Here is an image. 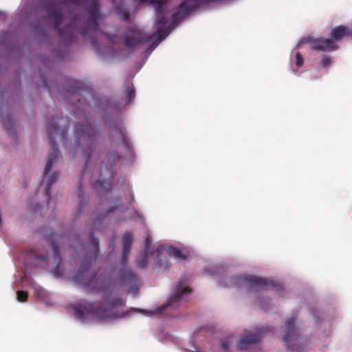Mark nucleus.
<instances>
[{"label": "nucleus", "instance_id": "bb28decb", "mask_svg": "<svg viewBox=\"0 0 352 352\" xmlns=\"http://www.w3.org/2000/svg\"><path fill=\"white\" fill-rule=\"evenodd\" d=\"M32 256L36 258L42 262H47L48 259L47 254H39L34 251L32 252Z\"/></svg>", "mask_w": 352, "mask_h": 352}, {"label": "nucleus", "instance_id": "4be33fe9", "mask_svg": "<svg viewBox=\"0 0 352 352\" xmlns=\"http://www.w3.org/2000/svg\"><path fill=\"white\" fill-rule=\"evenodd\" d=\"M80 89V83L78 81H74L72 82V85L69 86L68 88V92L74 94L76 98H78L79 96L78 91Z\"/></svg>", "mask_w": 352, "mask_h": 352}, {"label": "nucleus", "instance_id": "4c0bfd02", "mask_svg": "<svg viewBox=\"0 0 352 352\" xmlns=\"http://www.w3.org/2000/svg\"><path fill=\"white\" fill-rule=\"evenodd\" d=\"M262 309H263L264 310H267V307H265L263 305L261 306Z\"/></svg>", "mask_w": 352, "mask_h": 352}, {"label": "nucleus", "instance_id": "6ab92c4d", "mask_svg": "<svg viewBox=\"0 0 352 352\" xmlns=\"http://www.w3.org/2000/svg\"><path fill=\"white\" fill-rule=\"evenodd\" d=\"M1 118L5 129L9 134L14 135V122L11 114L8 113H4L3 111L1 112Z\"/></svg>", "mask_w": 352, "mask_h": 352}, {"label": "nucleus", "instance_id": "f03ea898", "mask_svg": "<svg viewBox=\"0 0 352 352\" xmlns=\"http://www.w3.org/2000/svg\"><path fill=\"white\" fill-rule=\"evenodd\" d=\"M75 134L86 158L85 165L82 170L78 186L80 208L78 213L80 214L88 202L87 196L83 191L82 188L85 177L89 175V166L92 158L98 155L97 148L100 134L98 128L94 126L89 121H86L85 123H78L75 127Z\"/></svg>", "mask_w": 352, "mask_h": 352}, {"label": "nucleus", "instance_id": "7ed1b4c3", "mask_svg": "<svg viewBox=\"0 0 352 352\" xmlns=\"http://www.w3.org/2000/svg\"><path fill=\"white\" fill-rule=\"evenodd\" d=\"M125 305L120 297L113 298L107 303L99 306L98 302L81 301L75 308V315L79 320H83L86 316L95 315L101 320H110L116 317L115 308L121 307Z\"/></svg>", "mask_w": 352, "mask_h": 352}, {"label": "nucleus", "instance_id": "5701e85b", "mask_svg": "<svg viewBox=\"0 0 352 352\" xmlns=\"http://www.w3.org/2000/svg\"><path fill=\"white\" fill-rule=\"evenodd\" d=\"M125 94L127 97L126 104H129L131 102L133 98H135V90L133 87H129L126 89Z\"/></svg>", "mask_w": 352, "mask_h": 352}, {"label": "nucleus", "instance_id": "cd10ccee", "mask_svg": "<svg viewBox=\"0 0 352 352\" xmlns=\"http://www.w3.org/2000/svg\"><path fill=\"white\" fill-rule=\"evenodd\" d=\"M304 60L300 52H297L296 54V66L300 68L303 65Z\"/></svg>", "mask_w": 352, "mask_h": 352}, {"label": "nucleus", "instance_id": "20e7f679", "mask_svg": "<svg viewBox=\"0 0 352 352\" xmlns=\"http://www.w3.org/2000/svg\"><path fill=\"white\" fill-rule=\"evenodd\" d=\"M62 3L85 7L87 19L85 26L80 30V34L83 36H87L89 32L95 33L100 31L99 21L102 16L100 11V0H63Z\"/></svg>", "mask_w": 352, "mask_h": 352}, {"label": "nucleus", "instance_id": "a878e982", "mask_svg": "<svg viewBox=\"0 0 352 352\" xmlns=\"http://www.w3.org/2000/svg\"><path fill=\"white\" fill-rule=\"evenodd\" d=\"M28 294L26 292L18 291L16 293L17 300L20 302H25L28 299Z\"/></svg>", "mask_w": 352, "mask_h": 352}, {"label": "nucleus", "instance_id": "9d476101", "mask_svg": "<svg viewBox=\"0 0 352 352\" xmlns=\"http://www.w3.org/2000/svg\"><path fill=\"white\" fill-rule=\"evenodd\" d=\"M303 42L309 43L311 45V49L316 51L331 52L338 48V46L331 38H314L308 36L303 39Z\"/></svg>", "mask_w": 352, "mask_h": 352}, {"label": "nucleus", "instance_id": "f8f14e48", "mask_svg": "<svg viewBox=\"0 0 352 352\" xmlns=\"http://www.w3.org/2000/svg\"><path fill=\"white\" fill-rule=\"evenodd\" d=\"M244 280L250 289H269L276 288L278 291L280 292L283 288L282 285L276 284L272 280L256 276H247L244 278Z\"/></svg>", "mask_w": 352, "mask_h": 352}, {"label": "nucleus", "instance_id": "c85d7f7f", "mask_svg": "<svg viewBox=\"0 0 352 352\" xmlns=\"http://www.w3.org/2000/svg\"><path fill=\"white\" fill-rule=\"evenodd\" d=\"M331 59L330 57L325 56L322 59L321 63L323 67H327L331 64Z\"/></svg>", "mask_w": 352, "mask_h": 352}, {"label": "nucleus", "instance_id": "2eb2a0df", "mask_svg": "<svg viewBox=\"0 0 352 352\" xmlns=\"http://www.w3.org/2000/svg\"><path fill=\"white\" fill-rule=\"evenodd\" d=\"M45 237L47 241L52 245L54 252V257L56 263V266L53 270V274L56 276L58 274L59 265L60 264L61 262V256L60 254L58 245L56 241V234L54 233H52L49 235H47Z\"/></svg>", "mask_w": 352, "mask_h": 352}, {"label": "nucleus", "instance_id": "ddd939ff", "mask_svg": "<svg viewBox=\"0 0 352 352\" xmlns=\"http://www.w3.org/2000/svg\"><path fill=\"white\" fill-rule=\"evenodd\" d=\"M110 140L112 146H123L126 151L130 150V143L126 136L125 131L121 126L113 127L110 133Z\"/></svg>", "mask_w": 352, "mask_h": 352}, {"label": "nucleus", "instance_id": "6e6552de", "mask_svg": "<svg viewBox=\"0 0 352 352\" xmlns=\"http://www.w3.org/2000/svg\"><path fill=\"white\" fill-rule=\"evenodd\" d=\"M296 320V317L292 316L286 320L283 340L285 342L288 350H290L292 352H300L301 349L297 345V342L298 341V333L294 327Z\"/></svg>", "mask_w": 352, "mask_h": 352}, {"label": "nucleus", "instance_id": "0eeeda50", "mask_svg": "<svg viewBox=\"0 0 352 352\" xmlns=\"http://www.w3.org/2000/svg\"><path fill=\"white\" fill-rule=\"evenodd\" d=\"M91 263L85 262L82 269L80 270L75 277V280L84 287L91 291H100L102 287L99 285V278L96 274H88L87 271L90 268Z\"/></svg>", "mask_w": 352, "mask_h": 352}, {"label": "nucleus", "instance_id": "7c9ffc66", "mask_svg": "<svg viewBox=\"0 0 352 352\" xmlns=\"http://www.w3.org/2000/svg\"><path fill=\"white\" fill-rule=\"evenodd\" d=\"M72 23H74V21H72V23L68 25V26H71V28H72V33L71 36H68V35H67L65 33V34L63 36H60L61 37H63V38H66L67 40H70L72 38L73 34H74V28H73V26H72Z\"/></svg>", "mask_w": 352, "mask_h": 352}, {"label": "nucleus", "instance_id": "a211bd4d", "mask_svg": "<svg viewBox=\"0 0 352 352\" xmlns=\"http://www.w3.org/2000/svg\"><path fill=\"white\" fill-rule=\"evenodd\" d=\"M89 180L96 190H99L101 188L104 190V192L111 191L112 190L111 181L110 179H103L102 175H100L96 181H94L93 173H91Z\"/></svg>", "mask_w": 352, "mask_h": 352}, {"label": "nucleus", "instance_id": "423d86ee", "mask_svg": "<svg viewBox=\"0 0 352 352\" xmlns=\"http://www.w3.org/2000/svg\"><path fill=\"white\" fill-rule=\"evenodd\" d=\"M133 241V234L131 232H125L122 237V267L120 270L119 276L120 278L124 281H131L133 283H137L138 277L137 274L130 268L126 267L128 256L131 252V244Z\"/></svg>", "mask_w": 352, "mask_h": 352}, {"label": "nucleus", "instance_id": "2f4dec72", "mask_svg": "<svg viewBox=\"0 0 352 352\" xmlns=\"http://www.w3.org/2000/svg\"><path fill=\"white\" fill-rule=\"evenodd\" d=\"M112 170H113V164H111L109 168L107 169V175L109 176V177H111L112 176Z\"/></svg>", "mask_w": 352, "mask_h": 352}, {"label": "nucleus", "instance_id": "9b49d317", "mask_svg": "<svg viewBox=\"0 0 352 352\" xmlns=\"http://www.w3.org/2000/svg\"><path fill=\"white\" fill-rule=\"evenodd\" d=\"M263 333H265V328L256 329L254 332L245 331L244 335L241 336L237 343V348L239 350H248L260 341Z\"/></svg>", "mask_w": 352, "mask_h": 352}, {"label": "nucleus", "instance_id": "39448f33", "mask_svg": "<svg viewBox=\"0 0 352 352\" xmlns=\"http://www.w3.org/2000/svg\"><path fill=\"white\" fill-rule=\"evenodd\" d=\"M56 117H52L47 124V133L52 147V152L50 153L47 158V164L44 170V177H47L48 173L51 170L53 164L56 162L58 158V148L55 137L57 135H59L63 140L67 138L68 128L66 125L65 127H59L56 123ZM60 120L65 124L68 122L67 120H64L63 118L60 119Z\"/></svg>", "mask_w": 352, "mask_h": 352}, {"label": "nucleus", "instance_id": "e433bc0d", "mask_svg": "<svg viewBox=\"0 0 352 352\" xmlns=\"http://www.w3.org/2000/svg\"><path fill=\"white\" fill-rule=\"evenodd\" d=\"M107 37L109 38V40L111 42V43H114L115 41H114V36H109V35H107Z\"/></svg>", "mask_w": 352, "mask_h": 352}, {"label": "nucleus", "instance_id": "aec40b11", "mask_svg": "<svg viewBox=\"0 0 352 352\" xmlns=\"http://www.w3.org/2000/svg\"><path fill=\"white\" fill-rule=\"evenodd\" d=\"M57 178H58V173H54L47 182V185L45 188V193L47 197V200L48 201L50 200V198H51L50 191H51L52 186L56 181Z\"/></svg>", "mask_w": 352, "mask_h": 352}, {"label": "nucleus", "instance_id": "473e14b6", "mask_svg": "<svg viewBox=\"0 0 352 352\" xmlns=\"http://www.w3.org/2000/svg\"><path fill=\"white\" fill-rule=\"evenodd\" d=\"M150 244V238L149 236H147L146 239H145V247L146 248H148Z\"/></svg>", "mask_w": 352, "mask_h": 352}, {"label": "nucleus", "instance_id": "c9c22d12", "mask_svg": "<svg viewBox=\"0 0 352 352\" xmlns=\"http://www.w3.org/2000/svg\"><path fill=\"white\" fill-rule=\"evenodd\" d=\"M100 221V219H96L95 221H94V227L95 228H98V223Z\"/></svg>", "mask_w": 352, "mask_h": 352}, {"label": "nucleus", "instance_id": "c756f323", "mask_svg": "<svg viewBox=\"0 0 352 352\" xmlns=\"http://www.w3.org/2000/svg\"><path fill=\"white\" fill-rule=\"evenodd\" d=\"M230 343L227 341H221V348L225 351H227L229 348Z\"/></svg>", "mask_w": 352, "mask_h": 352}, {"label": "nucleus", "instance_id": "f257e3e1", "mask_svg": "<svg viewBox=\"0 0 352 352\" xmlns=\"http://www.w3.org/2000/svg\"><path fill=\"white\" fill-rule=\"evenodd\" d=\"M169 1L170 0H140L141 3H148L155 9V25L156 26V31L151 36H142L138 28L136 27L131 28L129 31L132 33L133 36H124V44L127 48L133 50L138 44L150 42L153 38H156V41L152 43L151 47L155 48L157 45L158 43L168 34L170 32V28H174L177 25L182 19L198 8H197L193 9L184 16L178 18L176 21H174V15L179 12L180 5L185 1L183 0L178 6L177 11L173 14L172 21L170 26H167L168 20L167 17L166 8Z\"/></svg>", "mask_w": 352, "mask_h": 352}, {"label": "nucleus", "instance_id": "dca6fc26", "mask_svg": "<svg viewBox=\"0 0 352 352\" xmlns=\"http://www.w3.org/2000/svg\"><path fill=\"white\" fill-rule=\"evenodd\" d=\"M346 36L352 37V28L344 25H338L333 28L331 32V39L336 41H340Z\"/></svg>", "mask_w": 352, "mask_h": 352}, {"label": "nucleus", "instance_id": "72a5a7b5", "mask_svg": "<svg viewBox=\"0 0 352 352\" xmlns=\"http://www.w3.org/2000/svg\"><path fill=\"white\" fill-rule=\"evenodd\" d=\"M120 159V155L119 154L116 153L113 155V161H118Z\"/></svg>", "mask_w": 352, "mask_h": 352}, {"label": "nucleus", "instance_id": "4468645a", "mask_svg": "<svg viewBox=\"0 0 352 352\" xmlns=\"http://www.w3.org/2000/svg\"><path fill=\"white\" fill-rule=\"evenodd\" d=\"M48 16L50 19L53 20L54 22V28L58 32L59 36H63L65 34L70 36L72 30L71 26H67L65 29L62 30L59 28L60 25L62 23L63 20V14L61 12L57 10L56 9H50L48 11Z\"/></svg>", "mask_w": 352, "mask_h": 352}, {"label": "nucleus", "instance_id": "1a4fd4ad", "mask_svg": "<svg viewBox=\"0 0 352 352\" xmlns=\"http://www.w3.org/2000/svg\"><path fill=\"white\" fill-rule=\"evenodd\" d=\"M191 292L190 287L186 285L183 282L179 281L175 286V293L171 296L166 302L159 307L155 312L157 314H162L164 310L168 308L176 309L180 305V300L185 295Z\"/></svg>", "mask_w": 352, "mask_h": 352}, {"label": "nucleus", "instance_id": "393cba45", "mask_svg": "<svg viewBox=\"0 0 352 352\" xmlns=\"http://www.w3.org/2000/svg\"><path fill=\"white\" fill-rule=\"evenodd\" d=\"M148 264V258L146 255H143L138 261L137 265L140 268H144Z\"/></svg>", "mask_w": 352, "mask_h": 352}, {"label": "nucleus", "instance_id": "b1692460", "mask_svg": "<svg viewBox=\"0 0 352 352\" xmlns=\"http://www.w3.org/2000/svg\"><path fill=\"white\" fill-rule=\"evenodd\" d=\"M118 14L120 16V19L123 21H127L130 19L129 12L125 9H120L118 11Z\"/></svg>", "mask_w": 352, "mask_h": 352}, {"label": "nucleus", "instance_id": "412c9836", "mask_svg": "<svg viewBox=\"0 0 352 352\" xmlns=\"http://www.w3.org/2000/svg\"><path fill=\"white\" fill-rule=\"evenodd\" d=\"M90 244L92 246L93 256H96L97 253L99 251V241L97 238L94 236L93 233H91L90 236Z\"/></svg>", "mask_w": 352, "mask_h": 352}, {"label": "nucleus", "instance_id": "f704fd0d", "mask_svg": "<svg viewBox=\"0 0 352 352\" xmlns=\"http://www.w3.org/2000/svg\"><path fill=\"white\" fill-rule=\"evenodd\" d=\"M116 208H117V206L111 207L109 210H107V213H110V212L115 211L116 210Z\"/></svg>", "mask_w": 352, "mask_h": 352}, {"label": "nucleus", "instance_id": "f3484780", "mask_svg": "<svg viewBox=\"0 0 352 352\" xmlns=\"http://www.w3.org/2000/svg\"><path fill=\"white\" fill-rule=\"evenodd\" d=\"M166 250L169 256L173 257L177 260L183 261L186 260L188 257L187 254L183 253L179 249L170 246L168 248H165L162 245L159 246L157 248V252L158 253L157 260L160 259V256L162 254V250Z\"/></svg>", "mask_w": 352, "mask_h": 352}]
</instances>
